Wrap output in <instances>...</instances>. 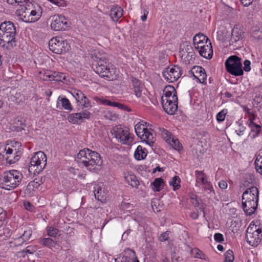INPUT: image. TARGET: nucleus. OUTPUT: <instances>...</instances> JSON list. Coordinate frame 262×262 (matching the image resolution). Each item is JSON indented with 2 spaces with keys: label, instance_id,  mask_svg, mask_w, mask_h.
Wrapping results in <instances>:
<instances>
[{
  "label": "nucleus",
  "instance_id": "obj_1",
  "mask_svg": "<svg viewBox=\"0 0 262 262\" xmlns=\"http://www.w3.org/2000/svg\"><path fill=\"white\" fill-rule=\"evenodd\" d=\"M91 57L96 62L95 71L99 75L108 80L117 79L118 71L109 62L107 55L100 51H95L91 54Z\"/></svg>",
  "mask_w": 262,
  "mask_h": 262
},
{
  "label": "nucleus",
  "instance_id": "obj_2",
  "mask_svg": "<svg viewBox=\"0 0 262 262\" xmlns=\"http://www.w3.org/2000/svg\"><path fill=\"white\" fill-rule=\"evenodd\" d=\"M259 191L257 188L250 186L242 195V207L247 215L253 214L257 209Z\"/></svg>",
  "mask_w": 262,
  "mask_h": 262
},
{
  "label": "nucleus",
  "instance_id": "obj_3",
  "mask_svg": "<svg viewBox=\"0 0 262 262\" xmlns=\"http://www.w3.org/2000/svg\"><path fill=\"white\" fill-rule=\"evenodd\" d=\"M77 158L81 160L85 167L90 170L97 169L102 164L100 155L88 148H84L79 151Z\"/></svg>",
  "mask_w": 262,
  "mask_h": 262
},
{
  "label": "nucleus",
  "instance_id": "obj_4",
  "mask_svg": "<svg viewBox=\"0 0 262 262\" xmlns=\"http://www.w3.org/2000/svg\"><path fill=\"white\" fill-rule=\"evenodd\" d=\"M16 28L12 22L6 21L0 25V40L4 46L13 47L16 41Z\"/></svg>",
  "mask_w": 262,
  "mask_h": 262
},
{
  "label": "nucleus",
  "instance_id": "obj_5",
  "mask_svg": "<svg viewBox=\"0 0 262 262\" xmlns=\"http://www.w3.org/2000/svg\"><path fill=\"white\" fill-rule=\"evenodd\" d=\"M3 181L7 190L14 189L20 184L23 174L18 170H11L5 171L2 175Z\"/></svg>",
  "mask_w": 262,
  "mask_h": 262
},
{
  "label": "nucleus",
  "instance_id": "obj_6",
  "mask_svg": "<svg viewBox=\"0 0 262 262\" xmlns=\"http://www.w3.org/2000/svg\"><path fill=\"white\" fill-rule=\"evenodd\" d=\"M47 164V157L42 151L36 152L30 159L29 172L33 171L34 173H39L45 168Z\"/></svg>",
  "mask_w": 262,
  "mask_h": 262
},
{
  "label": "nucleus",
  "instance_id": "obj_7",
  "mask_svg": "<svg viewBox=\"0 0 262 262\" xmlns=\"http://www.w3.org/2000/svg\"><path fill=\"white\" fill-rule=\"evenodd\" d=\"M225 65L227 71L232 75L239 76L244 74L242 59L236 55L228 57L225 61Z\"/></svg>",
  "mask_w": 262,
  "mask_h": 262
},
{
  "label": "nucleus",
  "instance_id": "obj_8",
  "mask_svg": "<svg viewBox=\"0 0 262 262\" xmlns=\"http://www.w3.org/2000/svg\"><path fill=\"white\" fill-rule=\"evenodd\" d=\"M111 133L117 140L122 144L129 145L133 141L129 130L126 127H122L121 125H117L111 130Z\"/></svg>",
  "mask_w": 262,
  "mask_h": 262
},
{
  "label": "nucleus",
  "instance_id": "obj_9",
  "mask_svg": "<svg viewBox=\"0 0 262 262\" xmlns=\"http://www.w3.org/2000/svg\"><path fill=\"white\" fill-rule=\"evenodd\" d=\"M40 78L45 81H55L67 83L69 81L68 75L63 73L47 70L40 72Z\"/></svg>",
  "mask_w": 262,
  "mask_h": 262
},
{
  "label": "nucleus",
  "instance_id": "obj_10",
  "mask_svg": "<svg viewBox=\"0 0 262 262\" xmlns=\"http://www.w3.org/2000/svg\"><path fill=\"white\" fill-rule=\"evenodd\" d=\"M49 47L53 52L59 54L68 51L69 46L67 40L61 37H56L49 41Z\"/></svg>",
  "mask_w": 262,
  "mask_h": 262
},
{
  "label": "nucleus",
  "instance_id": "obj_11",
  "mask_svg": "<svg viewBox=\"0 0 262 262\" xmlns=\"http://www.w3.org/2000/svg\"><path fill=\"white\" fill-rule=\"evenodd\" d=\"M261 230L260 229L253 230L252 228L248 227L247 230L246 237L247 242L252 246H256L261 242Z\"/></svg>",
  "mask_w": 262,
  "mask_h": 262
},
{
  "label": "nucleus",
  "instance_id": "obj_12",
  "mask_svg": "<svg viewBox=\"0 0 262 262\" xmlns=\"http://www.w3.org/2000/svg\"><path fill=\"white\" fill-rule=\"evenodd\" d=\"M164 79L169 82L176 81L181 75V69L178 66L168 67L162 72Z\"/></svg>",
  "mask_w": 262,
  "mask_h": 262
},
{
  "label": "nucleus",
  "instance_id": "obj_13",
  "mask_svg": "<svg viewBox=\"0 0 262 262\" xmlns=\"http://www.w3.org/2000/svg\"><path fill=\"white\" fill-rule=\"evenodd\" d=\"M200 55L206 59H210L212 57L213 50L211 41H207L204 43L198 45L194 47Z\"/></svg>",
  "mask_w": 262,
  "mask_h": 262
},
{
  "label": "nucleus",
  "instance_id": "obj_14",
  "mask_svg": "<svg viewBox=\"0 0 262 262\" xmlns=\"http://www.w3.org/2000/svg\"><path fill=\"white\" fill-rule=\"evenodd\" d=\"M51 27L55 31L65 30L67 27L66 18L61 15L54 16L52 19Z\"/></svg>",
  "mask_w": 262,
  "mask_h": 262
},
{
  "label": "nucleus",
  "instance_id": "obj_15",
  "mask_svg": "<svg viewBox=\"0 0 262 262\" xmlns=\"http://www.w3.org/2000/svg\"><path fill=\"white\" fill-rule=\"evenodd\" d=\"M178 98L161 100L163 108L169 115H173L178 110Z\"/></svg>",
  "mask_w": 262,
  "mask_h": 262
},
{
  "label": "nucleus",
  "instance_id": "obj_16",
  "mask_svg": "<svg viewBox=\"0 0 262 262\" xmlns=\"http://www.w3.org/2000/svg\"><path fill=\"white\" fill-rule=\"evenodd\" d=\"M91 116V113L85 110L79 113H73L70 114L68 119L69 121L73 124H80L84 122L85 119H89Z\"/></svg>",
  "mask_w": 262,
  "mask_h": 262
},
{
  "label": "nucleus",
  "instance_id": "obj_17",
  "mask_svg": "<svg viewBox=\"0 0 262 262\" xmlns=\"http://www.w3.org/2000/svg\"><path fill=\"white\" fill-rule=\"evenodd\" d=\"M76 101L82 107L88 108L91 106V103L84 94L79 90H74L71 93Z\"/></svg>",
  "mask_w": 262,
  "mask_h": 262
},
{
  "label": "nucleus",
  "instance_id": "obj_18",
  "mask_svg": "<svg viewBox=\"0 0 262 262\" xmlns=\"http://www.w3.org/2000/svg\"><path fill=\"white\" fill-rule=\"evenodd\" d=\"M194 78L203 84L206 83L207 74L205 69L200 66H194L191 70Z\"/></svg>",
  "mask_w": 262,
  "mask_h": 262
},
{
  "label": "nucleus",
  "instance_id": "obj_19",
  "mask_svg": "<svg viewBox=\"0 0 262 262\" xmlns=\"http://www.w3.org/2000/svg\"><path fill=\"white\" fill-rule=\"evenodd\" d=\"M249 126L251 129V133L250 134V136L253 139L258 136L261 131V126L260 125L257 124L254 122V116H250L249 117Z\"/></svg>",
  "mask_w": 262,
  "mask_h": 262
},
{
  "label": "nucleus",
  "instance_id": "obj_20",
  "mask_svg": "<svg viewBox=\"0 0 262 262\" xmlns=\"http://www.w3.org/2000/svg\"><path fill=\"white\" fill-rule=\"evenodd\" d=\"M178 98L177 91L175 88L172 85H167L163 90V95L161 100L170 99Z\"/></svg>",
  "mask_w": 262,
  "mask_h": 262
},
{
  "label": "nucleus",
  "instance_id": "obj_21",
  "mask_svg": "<svg viewBox=\"0 0 262 262\" xmlns=\"http://www.w3.org/2000/svg\"><path fill=\"white\" fill-rule=\"evenodd\" d=\"M33 8H30V23L35 22L38 20L42 14V8L38 4H32Z\"/></svg>",
  "mask_w": 262,
  "mask_h": 262
},
{
  "label": "nucleus",
  "instance_id": "obj_22",
  "mask_svg": "<svg viewBox=\"0 0 262 262\" xmlns=\"http://www.w3.org/2000/svg\"><path fill=\"white\" fill-rule=\"evenodd\" d=\"M93 192L95 198L101 202L106 199V193L103 188L102 184H95L93 188Z\"/></svg>",
  "mask_w": 262,
  "mask_h": 262
},
{
  "label": "nucleus",
  "instance_id": "obj_23",
  "mask_svg": "<svg viewBox=\"0 0 262 262\" xmlns=\"http://www.w3.org/2000/svg\"><path fill=\"white\" fill-rule=\"evenodd\" d=\"M119 258L125 261V262H139L136 257L135 252L129 248L125 249L123 255Z\"/></svg>",
  "mask_w": 262,
  "mask_h": 262
},
{
  "label": "nucleus",
  "instance_id": "obj_24",
  "mask_svg": "<svg viewBox=\"0 0 262 262\" xmlns=\"http://www.w3.org/2000/svg\"><path fill=\"white\" fill-rule=\"evenodd\" d=\"M131 82L136 96L138 98L140 97L142 95L143 85L141 84L140 80L134 77H131Z\"/></svg>",
  "mask_w": 262,
  "mask_h": 262
},
{
  "label": "nucleus",
  "instance_id": "obj_25",
  "mask_svg": "<svg viewBox=\"0 0 262 262\" xmlns=\"http://www.w3.org/2000/svg\"><path fill=\"white\" fill-rule=\"evenodd\" d=\"M110 15L112 20L117 22L123 16V9L118 6H113L110 10Z\"/></svg>",
  "mask_w": 262,
  "mask_h": 262
},
{
  "label": "nucleus",
  "instance_id": "obj_26",
  "mask_svg": "<svg viewBox=\"0 0 262 262\" xmlns=\"http://www.w3.org/2000/svg\"><path fill=\"white\" fill-rule=\"evenodd\" d=\"M144 135L142 136L140 139L143 141L145 142L147 144H149L150 146H151L155 142V134H154L152 130L150 128H146V130L144 133Z\"/></svg>",
  "mask_w": 262,
  "mask_h": 262
},
{
  "label": "nucleus",
  "instance_id": "obj_27",
  "mask_svg": "<svg viewBox=\"0 0 262 262\" xmlns=\"http://www.w3.org/2000/svg\"><path fill=\"white\" fill-rule=\"evenodd\" d=\"M244 37V32L237 27H234L232 29L231 41L236 42L237 41L242 40Z\"/></svg>",
  "mask_w": 262,
  "mask_h": 262
},
{
  "label": "nucleus",
  "instance_id": "obj_28",
  "mask_svg": "<svg viewBox=\"0 0 262 262\" xmlns=\"http://www.w3.org/2000/svg\"><path fill=\"white\" fill-rule=\"evenodd\" d=\"M39 243L43 246L52 249L57 245L56 241L53 240L50 237L40 238L39 239Z\"/></svg>",
  "mask_w": 262,
  "mask_h": 262
},
{
  "label": "nucleus",
  "instance_id": "obj_29",
  "mask_svg": "<svg viewBox=\"0 0 262 262\" xmlns=\"http://www.w3.org/2000/svg\"><path fill=\"white\" fill-rule=\"evenodd\" d=\"M146 122H139L135 126V130L137 136L140 138L144 135V132L146 130Z\"/></svg>",
  "mask_w": 262,
  "mask_h": 262
},
{
  "label": "nucleus",
  "instance_id": "obj_30",
  "mask_svg": "<svg viewBox=\"0 0 262 262\" xmlns=\"http://www.w3.org/2000/svg\"><path fill=\"white\" fill-rule=\"evenodd\" d=\"M125 181L133 187L137 188L139 185V182L135 175L133 174H127L125 175Z\"/></svg>",
  "mask_w": 262,
  "mask_h": 262
},
{
  "label": "nucleus",
  "instance_id": "obj_31",
  "mask_svg": "<svg viewBox=\"0 0 262 262\" xmlns=\"http://www.w3.org/2000/svg\"><path fill=\"white\" fill-rule=\"evenodd\" d=\"M210 41V40L206 36L202 33L196 34L193 38V42L194 47L201 44V43H204L205 42Z\"/></svg>",
  "mask_w": 262,
  "mask_h": 262
},
{
  "label": "nucleus",
  "instance_id": "obj_32",
  "mask_svg": "<svg viewBox=\"0 0 262 262\" xmlns=\"http://www.w3.org/2000/svg\"><path fill=\"white\" fill-rule=\"evenodd\" d=\"M146 156L147 152L146 149L143 148L141 145H139L135 151V158L138 160H140L145 159Z\"/></svg>",
  "mask_w": 262,
  "mask_h": 262
},
{
  "label": "nucleus",
  "instance_id": "obj_33",
  "mask_svg": "<svg viewBox=\"0 0 262 262\" xmlns=\"http://www.w3.org/2000/svg\"><path fill=\"white\" fill-rule=\"evenodd\" d=\"M32 235V231L30 230L25 231L23 234L16 240V244L20 245L24 242L28 241Z\"/></svg>",
  "mask_w": 262,
  "mask_h": 262
},
{
  "label": "nucleus",
  "instance_id": "obj_34",
  "mask_svg": "<svg viewBox=\"0 0 262 262\" xmlns=\"http://www.w3.org/2000/svg\"><path fill=\"white\" fill-rule=\"evenodd\" d=\"M166 142L176 150H180L182 148V145L179 140L173 137L166 139Z\"/></svg>",
  "mask_w": 262,
  "mask_h": 262
},
{
  "label": "nucleus",
  "instance_id": "obj_35",
  "mask_svg": "<svg viewBox=\"0 0 262 262\" xmlns=\"http://www.w3.org/2000/svg\"><path fill=\"white\" fill-rule=\"evenodd\" d=\"M195 173L196 183H202V184H204L208 181L206 179V176L203 171L196 170Z\"/></svg>",
  "mask_w": 262,
  "mask_h": 262
},
{
  "label": "nucleus",
  "instance_id": "obj_36",
  "mask_svg": "<svg viewBox=\"0 0 262 262\" xmlns=\"http://www.w3.org/2000/svg\"><path fill=\"white\" fill-rule=\"evenodd\" d=\"M191 253L194 258L207 260V256L200 250L198 248H194L191 250Z\"/></svg>",
  "mask_w": 262,
  "mask_h": 262
},
{
  "label": "nucleus",
  "instance_id": "obj_37",
  "mask_svg": "<svg viewBox=\"0 0 262 262\" xmlns=\"http://www.w3.org/2000/svg\"><path fill=\"white\" fill-rule=\"evenodd\" d=\"M58 100L60 101L62 106L64 109L69 111L72 110L73 108L68 98L66 97L60 98V97H59Z\"/></svg>",
  "mask_w": 262,
  "mask_h": 262
},
{
  "label": "nucleus",
  "instance_id": "obj_38",
  "mask_svg": "<svg viewBox=\"0 0 262 262\" xmlns=\"http://www.w3.org/2000/svg\"><path fill=\"white\" fill-rule=\"evenodd\" d=\"M262 154V152H261ZM255 169L258 173L262 175V155L256 157L254 162Z\"/></svg>",
  "mask_w": 262,
  "mask_h": 262
},
{
  "label": "nucleus",
  "instance_id": "obj_39",
  "mask_svg": "<svg viewBox=\"0 0 262 262\" xmlns=\"http://www.w3.org/2000/svg\"><path fill=\"white\" fill-rule=\"evenodd\" d=\"M164 184V180L162 178H156L152 182V189L156 191H159L161 186Z\"/></svg>",
  "mask_w": 262,
  "mask_h": 262
},
{
  "label": "nucleus",
  "instance_id": "obj_40",
  "mask_svg": "<svg viewBox=\"0 0 262 262\" xmlns=\"http://www.w3.org/2000/svg\"><path fill=\"white\" fill-rule=\"evenodd\" d=\"M17 150L15 148V152H13V155H8V157H6V160L7 162L9 164L14 163L17 162L19 159V156L18 155H16Z\"/></svg>",
  "mask_w": 262,
  "mask_h": 262
},
{
  "label": "nucleus",
  "instance_id": "obj_41",
  "mask_svg": "<svg viewBox=\"0 0 262 262\" xmlns=\"http://www.w3.org/2000/svg\"><path fill=\"white\" fill-rule=\"evenodd\" d=\"M180 182L181 180L179 177L176 176L173 177L172 180L169 182V184L173 186L174 190H176L179 189L180 187Z\"/></svg>",
  "mask_w": 262,
  "mask_h": 262
},
{
  "label": "nucleus",
  "instance_id": "obj_42",
  "mask_svg": "<svg viewBox=\"0 0 262 262\" xmlns=\"http://www.w3.org/2000/svg\"><path fill=\"white\" fill-rule=\"evenodd\" d=\"M30 8L25 7V9L22 12L21 16L23 20L26 23H30Z\"/></svg>",
  "mask_w": 262,
  "mask_h": 262
},
{
  "label": "nucleus",
  "instance_id": "obj_43",
  "mask_svg": "<svg viewBox=\"0 0 262 262\" xmlns=\"http://www.w3.org/2000/svg\"><path fill=\"white\" fill-rule=\"evenodd\" d=\"M47 234L49 236L55 237L58 234L59 230L52 226L47 227Z\"/></svg>",
  "mask_w": 262,
  "mask_h": 262
},
{
  "label": "nucleus",
  "instance_id": "obj_44",
  "mask_svg": "<svg viewBox=\"0 0 262 262\" xmlns=\"http://www.w3.org/2000/svg\"><path fill=\"white\" fill-rule=\"evenodd\" d=\"M234 259V257L233 251L231 250H227L225 254V261L233 262Z\"/></svg>",
  "mask_w": 262,
  "mask_h": 262
},
{
  "label": "nucleus",
  "instance_id": "obj_45",
  "mask_svg": "<svg viewBox=\"0 0 262 262\" xmlns=\"http://www.w3.org/2000/svg\"><path fill=\"white\" fill-rule=\"evenodd\" d=\"M227 113V110H223L221 112H220L217 115H216V120L219 122H222L223 121L226 117V115Z\"/></svg>",
  "mask_w": 262,
  "mask_h": 262
},
{
  "label": "nucleus",
  "instance_id": "obj_46",
  "mask_svg": "<svg viewBox=\"0 0 262 262\" xmlns=\"http://www.w3.org/2000/svg\"><path fill=\"white\" fill-rule=\"evenodd\" d=\"M34 0H7L8 3L12 5H19V4L25 2L26 4H32Z\"/></svg>",
  "mask_w": 262,
  "mask_h": 262
},
{
  "label": "nucleus",
  "instance_id": "obj_47",
  "mask_svg": "<svg viewBox=\"0 0 262 262\" xmlns=\"http://www.w3.org/2000/svg\"><path fill=\"white\" fill-rule=\"evenodd\" d=\"M246 16L248 19L252 18L255 14V11L253 8H247L245 10Z\"/></svg>",
  "mask_w": 262,
  "mask_h": 262
},
{
  "label": "nucleus",
  "instance_id": "obj_48",
  "mask_svg": "<svg viewBox=\"0 0 262 262\" xmlns=\"http://www.w3.org/2000/svg\"><path fill=\"white\" fill-rule=\"evenodd\" d=\"M236 123L238 124V127L235 129V132L239 136L243 135L246 129V127L240 123L236 122Z\"/></svg>",
  "mask_w": 262,
  "mask_h": 262
},
{
  "label": "nucleus",
  "instance_id": "obj_49",
  "mask_svg": "<svg viewBox=\"0 0 262 262\" xmlns=\"http://www.w3.org/2000/svg\"><path fill=\"white\" fill-rule=\"evenodd\" d=\"M43 183L42 179H35L34 180L31 182L29 185L33 186L34 188H37L40 186V184Z\"/></svg>",
  "mask_w": 262,
  "mask_h": 262
},
{
  "label": "nucleus",
  "instance_id": "obj_50",
  "mask_svg": "<svg viewBox=\"0 0 262 262\" xmlns=\"http://www.w3.org/2000/svg\"><path fill=\"white\" fill-rule=\"evenodd\" d=\"M15 152V148H12L9 146H5L4 151H3V156L6 158L8 155H13Z\"/></svg>",
  "mask_w": 262,
  "mask_h": 262
},
{
  "label": "nucleus",
  "instance_id": "obj_51",
  "mask_svg": "<svg viewBox=\"0 0 262 262\" xmlns=\"http://www.w3.org/2000/svg\"><path fill=\"white\" fill-rule=\"evenodd\" d=\"M169 232L166 231L165 232L162 233L159 237V241L160 242H165L168 239Z\"/></svg>",
  "mask_w": 262,
  "mask_h": 262
},
{
  "label": "nucleus",
  "instance_id": "obj_52",
  "mask_svg": "<svg viewBox=\"0 0 262 262\" xmlns=\"http://www.w3.org/2000/svg\"><path fill=\"white\" fill-rule=\"evenodd\" d=\"M251 62L249 60H245L244 62V70L246 72H249L251 70L250 67Z\"/></svg>",
  "mask_w": 262,
  "mask_h": 262
},
{
  "label": "nucleus",
  "instance_id": "obj_53",
  "mask_svg": "<svg viewBox=\"0 0 262 262\" xmlns=\"http://www.w3.org/2000/svg\"><path fill=\"white\" fill-rule=\"evenodd\" d=\"M214 240L217 242H222L224 240L223 234L221 233H215L214 235Z\"/></svg>",
  "mask_w": 262,
  "mask_h": 262
},
{
  "label": "nucleus",
  "instance_id": "obj_54",
  "mask_svg": "<svg viewBox=\"0 0 262 262\" xmlns=\"http://www.w3.org/2000/svg\"><path fill=\"white\" fill-rule=\"evenodd\" d=\"M179 256L177 255L175 251H173L171 253V259L172 262H178Z\"/></svg>",
  "mask_w": 262,
  "mask_h": 262
},
{
  "label": "nucleus",
  "instance_id": "obj_55",
  "mask_svg": "<svg viewBox=\"0 0 262 262\" xmlns=\"http://www.w3.org/2000/svg\"><path fill=\"white\" fill-rule=\"evenodd\" d=\"M203 185H204V188L205 190H209L210 192L213 191V187L210 182L207 181Z\"/></svg>",
  "mask_w": 262,
  "mask_h": 262
},
{
  "label": "nucleus",
  "instance_id": "obj_56",
  "mask_svg": "<svg viewBox=\"0 0 262 262\" xmlns=\"http://www.w3.org/2000/svg\"><path fill=\"white\" fill-rule=\"evenodd\" d=\"M162 135L166 141V139L167 138H172V137H171L170 133L166 129H163V130L162 132Z\"/></svg>",
  "mask_w": 262,
  "mask_h": 262
},
{
  "label": "nucleus",
  "instance_id": "obj_57",
  "mask_svg": "<svg viewBox=\"0 0 262 262\" xmlns=\"http://www.w3.org/2000/svg\"><path fill=\"white\" fill-rule=\"evenodd\" d=\"M23 252L26 254H33L35 250L31 246H28Z\"/></svg>",
  "mask_w": 262,
  "mask_h": 262
},
{
  "label": "nucleus",
  "instance_id": "obj_58",
  "mask_svg": "<svg viewBox=\"0 0 262 262\" xmlns=\"http://www.w3.org/2000/svg\"><path fill=\"white\" fill-rule=\"evenodd\" d=\"M219 186L222 189H226L227 187V183L225 181H221L219 182Z\"/></svg>",
  "mask_w": 262,
  "mask_h": 262
},
{
  "label": "nucleus",
  "instance_id": "obj_59",
  "mask_svg": "<svg viewBox=\"0 0 262 262\" xmlns=\"http://www.w3.org/2000/svg\"><path fill=\"white\" fill-rule=\"evenodd\" d=\"M191 203L195 208L199 206L200 204L198 199L193 198H191Z\"/></svg>",
  "mask_w": 262,
  "mask_h": 262
},
{
  "label": "nucleus",
  "instance_id": "obj_60",
  "mask_svg": "<svg viewBox=\"0 0 262 262\" xmlns=\"http://www.w3.org/2000/svg\"><path fill=\"white\" fill-rule=\"evenodd\" d=\"M241 1L244 6H249L252 3L253 0H241Z\"/></svg>",
  "mask_w": 262,
  "mask_h": 262
},
{
  "label": "nucleus",
  "instance_id": "obj_61",
  "mask_svg": "<svg viewBox=\"0 0 262 262\" xmlns=\"http://www.w3.org/2000/svg\"><path fill=\"white\" fill-rule=\"evenodd\" d=\"M114 106L117 107L118 108H121L122 110H124L127 108V106H125L124 105L119 103H117V102H115V105Z\"/></svg>",
  "mask_w": 262,
  "mask_h": 262
},
{
  "label": "nucleus",
  "instance_id": "obj_62",
  "mask_svg": "<svg viewBox=\"0 0 262 262\" xmlns=\"http://www.w3.org/2000/svg\"><path fill=\"white\" fill-rule=\"evenodd\" d=\"M198 207L199 208V209L201 210V211H202L203 212L204 216H205V208L206 207V205L203 203H201L200 204V206Z\"/></svg>",
  "mask_w": 262,
  "mask_h": 262
},
{
  "label": "nucleus",
  "instance_id": "obj_63",
  "mask_svg": "<svg viewBox=\"0 0 262 262\" xmlns=\"http://www.w3.org/2000/svg\"><path fill=\"white\" fill-rule=\"evenodd\" d=\"M198 207L199 208V209L201 210V211H202L203 212L204 216H205V208L206 207V205L203 203H201L200 204V206Z\"/></svg>",
  "mask_w": 262,
  "mask_h": 262
},
{
  "label": "nucleus",
  "instance_id": "obj_64",
  "mask_svg": "<svg viewBox=\"0 0 262 262\" xmlns=\"http://www.w3.org/2000/svg\"><path fill=\"white\" fill-rule=\"evenodd\" d=\"M199 216V214L198 212H191L190 214V217L194 220H196V219H198Z\"/></svg>",
  "mask_w": 262,
  "mask_h": 262
}]
</instances>
